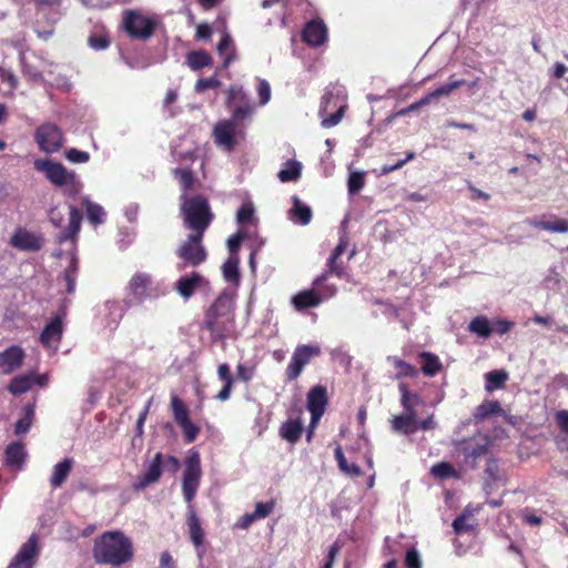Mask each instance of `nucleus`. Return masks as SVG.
Instances as JSON below:
<instances>
[{
	"mask_svg": "<svg viewBox=\"0 0 568 568\" xmlns=\"http://www.w3.org/2000/svg\"><path fill=\"white\" fill-rule=\"evenodd\" d=\"M241 133L242 130L227 120L217 122L213 130L214 141L216 145L223 148L229 152L235 149L237 144L236 135H240Z\"/></svg>",
	"mask_w": 568,
	"mask_h": 568,
	"instance_id": "4468645a",
	"label": "nucleus"
},
{
	"mask_svg": "<svg viewBox=\"0 0 568 568\" xmlns=\"http://www.w3.org/2000/svg\"><path fill=\"white\" fill-rule=\"evenodd\" d=\"M313 286L311 290H303L291 297V304L295 311L303 313L308 308L317 307L323 302V296Z\"/></svg>",
	"mask_w": 568,
	"mask_h": 568,
	"instance_id": "4be33fe9",
	"label": "nucleus"
},
{
	"mask_svg": "<svg viewBox=\"0 0 568 568\" xmlns=\"http://www.w3.org/2000/svg\"><path fill=\"white\" fill-rule=\"evenodd\" d=\"M89 45L94 50H105L110 47V39L105 34H92L88 39Z\"/></svg>",
	"mask_w": 568,
	"mask_h": 568,
	"instance_id": "864d4df0",
	"label": "nucleus"
},
{
	"mask_svg": "<svg viewBox=\"0 0 568 568\" xmlns=\"http://www.w3.org/2000/svg\"><path fill=\"white\" fill-rule=\"evenodd\" d=\"M255 374V367L254 366H247L245 364H237L236 366V376L240 381L244 383H248Z\"/></svg>",
	"mask_w": 568,
	"mask_h": 568,
	"instance_id": "13d9d810",
	"label": "nucleus"
},
{
	"mask_svg": "<svg viewBox=\"0 0 568 568\" xmlns=\"http://www.w3.org/2000/svg\"><path fill=\"white\" fill-rule=\"evenodd\" d=\"M207 281L199 272H192L189 275L181 276L175 283L174 288L184 298L189 300L195 291L205 286Z\"/></svg>",
	"mask_w": 568,
	"mask_h": 568,
	"instance_id": "aec40b11",
	"label": "nucleus"
},
{
	"mask_svg": "<svg viewBox=\"0 0 568 568\" xmlns=\"http://www.w3.org/2000/svg\"><path fill=\"white\" fill-rule=\"evenodd\" d=\"M274 507H275L274 500H270L267 503H257L255 506V510L253 511L254 517H256V519L266 518L267 516H270L272 514V511L274 510Z\"/></svg>",
	"mask_w": 568,
	"mask_h": 568,
	"instance_id": "5fc2aeb1",
	"label": "nucleus"
},
{
	"mask_svg": "<svg viewBox=\"0 0 568 568\" xmlns=\"http://www.w3.org/2000/svg\"><path fill=\"white\" fill-rule=\"evenodd\" d=\"M151 285V275L143 272L135 273L126 287L130 297L126 304L142 303L149 296Z\"/></svg>",
	"mask_w": 568,
	"mask_h": 568,
	"instance_id": "2eb2a0df",
	"label": "nucleus"
},
{
	"mask_svg": "<svg viewBox=\"0 0 568 568\" xmlns=\"http://www.w3.org/2000/svg\"><path fill=\"white\" fill-rule=\"evenodd\" d=\"M485 389L491 393L495 389L505 387V383L508 379V373L503 369H495L485 374Z\"/></svg>",
	"mask_w": 568,
	"mask_h": 568,
	"instance_id": "c9c22d12",
	"label": "nucleus"
},
{
	"mask_svg": "<svg viewBox=\"0 0 568 568\" xmlns=\"http://www.w3.org/2000/svg\"><path fill=\"white\" fill-rule=\"evenodd\" d=\"M347 103L345 98L332 91L326 92L321 101L318 115L322 118L321 125L331 129L337 125L344 118Z\"/></svg>",
	"mask_w": 568,
	"mask_h": 568,
	"instance_id": "6e6552de",
	"label": "nucleus"
},
{
	"mask_svg": "<svg viewBox=\"0 0 568 568\" xmlns=\"http://www.w3.org/2000/svg\"><path fill=\"white\" fill-rule=\"evenodd\" d=\"M180 200L184 227L191 233L204 235L215 217L209 200L201 194L191 196L182 194Z\"/></svg>",
	"mask_w": 568,
	"mask_h": 568,
	"instance_id": "20e7f679",
	"label": "nucleus"
},
{
	"mask_svg": "<svg viewBox=\"0 0 568 568\" xmlns=\"http://www.w3.org/2000/svg\"><path fill=\"white\" fill-rule=\"evenodd\" d=\"M468 329L484 338H488L493 333L491 325L485 316L474 317L468 325Z\"/></svg>",
	"mask_w": 568,
	"mask_h": 568,
	"instance_id": "a19ab883",
	"label": "nucleus"
},
{
	"mask_svg": "<svg viewBox=\"0 0 568 568\" xmlns=\"http://www.w3.org/2000/svg\"><path fill=\"white\" fill-rule=\"evenodd\" d=\"M170 406L174 422L183 432L185 443L195 442L201 428L190 419V412L184 402L179 396L172 395Z\"/></svg>",
	"mask_w": 568,
	"mask_h": 568,
	"instance_id": "9d476101",
	"label": "nucleus"
},
{
	"mask_svg": "<svg viewBox=\"0 0 568 568\" xmlns=\"http://www.w3.org/2000/svg\"><path fill=\"white\" fill-rule=\"evenodd\" d=\"M302 39L311 47H320L327 40V28L323 21L312 20L305 24Z\"/></svg>",
	"mask_w": 568,
	"mask_h": 568,
	"instance_id": "5701e85b",
	"label": "nucleus"
},
{
	"mask_svg": "<svg viewBox=\"0 0 568 568\" xmlns=\"http://www.w3.org/2000/svg\"><path fill=\"white\" fill-rule=\"evenodd\" d=\"M10 245L24 252H38L43 246V239L34 233L18 227L10 239Z\"/></svg>",
	"mask_w": 568,
	"mask_h": 568,
	"instance_id": "dca6fc26",
	"label": "nucleus"
},
{
	"mask_svg": "<svg viewBox=\"0 0 568 568\" xmlns=\"http://www.w3.org/2000/svg\"><path fill=\"white\" fill-rule=\"evenodd\" d=\"M163 466L164 455L162 453H156L145 474L138 477L135 483L132 485V488L134 490H143L150 485L158 483L161 478Z\"/></svg>",
	"mask_w": 568,
	"mask_h": 568,
	"instance_id": "f3484780",
	"label": "nucleus"
},
{
	"mask_svg": "<svg viewBox=\"0 0 568 568\" xmlns=\"http://www.w3.org/2000/svg\"><path fill=\"white\" fill-rule=\"evenodd\" d=\"M39 555V537L38 535L32 534L29 539L22 544L7 568H34Z\"/></svg>",
	"mask_w": 568,
	"mask_h": 568,
	"instance_id": "ddd939ff",
	"label": "nucleus"
},
{
	"mask_svg": "<svg viewBox=\"0 0 568 568\" xmlns=\"http://www.w3.org/2000/svg\"><path fill=\"white\" fill-rule=\"evenodd\" d=\"M83 205L85 206L87 217L93 225H99L104 222L105 212L100 204L85 199Z\"/></svg>",
	"mask_w": 568,
	"mask_h": 568,
	"instance_id": "79ce46f5",
	"label": "nucleus"
},
{
	"mask_svg": "<svg viewBox=\"0 0 568 568\" xmlns=\"http://www.w3.org/2000/svg\"><path fill=\"white\" fill-rule=\"evenodd\" d=\"M405 566L406 568H422V560L415 548L407 550L405 556Z\"/></svg>",
	"mask_w": 568,
	"mask_h": 568,
	"instance_id": "bf43d9fd",
	"label": "nucleus"
},
{
	"mask_svg": "<svg viewBox=\"0 0 568 568\" xmlns=\"http://www.w3.org/2000/svg\"><path fill=\"white\" fill-rule=\"evenodd\" d=\"M186 61L192 70H201L213 63L212 57L204 50L192 51L187 53Z\"/></svg>",
	"mask_w": 568,
	"mask_h": 568,
	"instance_id": "4c0bfd02",
	"label": "nucleus"
},
{
	"mask_svg": "<svg viewBox=\"0 0 568 568\" xmlns=\"http://www.w3.org/2000/svg\"><path fill=\"white\" fill-rule=\"evenodd\" d=\"M458 449L464 455L465 460L475 466L476 460L488 453V440L485 437L464 439L458 444Z\"/></svg>",
	"mask_w": 568,
	"mask_h": 568,
	"instance_id": "6ab92c4d",
	"label": "nucleus"
},
{
	"mask_svg": "<svg viewBox=\"0 0 568 568\" xmlns=\"http://www.w3.org/2000/svg\"><path fill=\"white\" fill-rule=\"evenodd\" d=\"M133 556V542L123 531H105L94 540L92 557L98 565L120 567Z\"/></svg>",
	"mask_w": 568,
	"mask_h": 568,
	"instance_id": "f03ea898",
	"label": "nucleus"
},
{
	"mask_svg": "<svg viewBox=\"0 0 568 568\" xmlns=\"http://www.w3.org/2000/svg\"><path fill=\"white\" fill-rule=\"evenodd\" d=\"M529 225L538 230H544L554 233L568 232V221L564 219H558L556 221H542L534 219L529 221Z\"/></svg>",
	"mask_w": 568,
	"mask_h": 568,
	"instance_id": "f704fd0d",
	"label": "nucleus"
},
{
	"mask_svg": "<svg viewBox=\"0 0 568 568\" xmlns=\"http://www.w3.org/2000/svg\"><path fill=\"white\" fill-rule=\"evenodd\" d=\"M240 258L237 255H230L222 266L223 277L226 282L239 284L240 282Z\"/></svg>",
	"mask_w": 568,
	"mask_h": 568,
	"instance_id": "e433bc0d",
	"label": "nucleus"
},
{
	"mask_svg": "<svg viewBox=\"0 0 568 568\" xmlns=\"http://www.w3.org/2000/svg\"><path fill=\"white\" fill-rule=\"evenodd\" d=\"M26 357L24 351L17 345H12L0 353V369L3 374H11L20 368Z\"/></svg>",
	"mask_w": 568,
	"mask_h": 568,
	"instance_id": "412c9836",
	"label": "nucleus"
},
{
	"mask_svg": "<svg viewBox=\"0 0 568 568\" xmlns=\"http://www.w3.org/2000/svg\"><path fill=\"white\" fill-rule=\"evenodd\" d=\"M388 361L392 362V364L396 371V378L399 379L403 377H410V378L417 377L418 369L414 365H412L396 356L388 357Z\"/></svg>",
	"mask_w": 568,
	"mask_h": 568,
	"instance_id": "ea45409f",
	"label": "nucleus"
},
{
	"mask_svg": "<svg viewBox=\"0 0 568 568\" xmlns=\"http://www.w3.org/2000/svg\"><path fill=\"white\" fill-rule=\"evenodd\" d=\"M430 474L434 475L435 477L445 479L455 476L456 470L452 464L447 462H440L435 464L430 468Z\"/></svg>",
	"mask_w": 568,
	"mask_h": 568,
	"instance_id": "a18cd8bd",
	"label": "nucleus"
},
{
	"mask_svg": "<svg viewBox=\"0 0 568 568\" xmlns=\"http://www.w3.org/2000/svg\"><path fill=\"white\" fill-rule=\"evenodd\" d=\"M416 156L415 152L410 151L406 154L405 159L398 160L394 164H385L379 170V175H387L396 170L402 169L407 162L414 160Z\"/></svg>",
	"mask_w": 568,
	"mask_h": 568,
	"instance_id": "de8ad7c7",
	"label": "nucleus"
},
{
	"mask_svg": "<svg viewBox=\"0 0 568 568\" xmlns=\"http://www.w3.org/2000/svg\"><path fill=\"white\" fill-rule=\"evenodd\" d=\"M328 405L327 388L324 385L313 386L306 395V407L311 414L310 427L315 428Z\"/></svg>",
	"mask_w": 568,
	"mask_h": 568,
	"instance_id": "f8f14e48",
	"label": "nucleus"
},
{
	"mask_svg": "<svg viewBox=\"0 0 568 568\" xmlns=\"http://www.w3.org/2000/svg\"><path fill=\"white\" fill-rule=\"evenodd\" d=\"M503 408L497 400H484L478 405L473 414L476 422H483L491 415H500Z\"/></svg>",
	"mask_w": 568,
	"mask_h": 568,
	"instance_id": "473e14b6",
	"label": "nucleus"
},
{
	"mask_svg": "<svg viewBox=\"0 0 568 568\" xmlns=\"http://www.w3.org/2000/svg\"><path fill=\"white\" fill-rule=\"evenodd\" d=\"M78 272V265L77 262H72L64 271L63 278L67 283V292L73 293L75 287V276Z\"/></svg>",
	"mask_w": 568,
	"mask_h": 568,
	"instance_id": "09e8293b",
	"label": "nucleus"
},
{
	"mask_svg": "<svg viewBox=\"0 0 568 568\" xmlns=\"http://www.w3.org/2000/svg\"><path fill=\"white\" fill-rule=\"evenodd\" d=\"M243 239H244V234L241 232H237L236 234L229 237L227 247H229L231 255H237V252L240 250Z\"/></svg>",
	"mask_w": 568,
	"mask_h": 568,
	"instance_id": "680f3d73",
	"label": "nucleus"
},
{
	"mask_svg": "<svg viewBox=\"0 0 568 568\" xmlns=\"http://www.w3.org/2000/svg\"><path fill=\"white\" fill-rule=\"evenodd\" d=\"M217 377L223 383L234 382L229 364L223 363L217 366Z\"/></svg>",
	"mask_w": 568,
	"mask_h": 568,
	"instance_id": "774afa93",
	"label": "nucleus"
},
{
	"mask_svg": "<svg viewBox=\"0 0 568 568\" xmlns=\"http://www.w3.org/2000/svg\"><path fill=\"white\" fill-rule=\"evenodd\" d=\"M417 414L402 413L389 419L390 430L395 434L409 436L416 433Z\"/></svg>",
	"mask_w": 568,
	"mask_h": 568,
	"instance_id": "b1692460",
	"label": "nucleus"
},
{
	"mask_svg": "<svg viewBox=\"0 0 568 568\" xmlns=\"http://www.w3.org/2000/svg\"><path fill=\"white\" fill-rule=\"evenodd\" d=\"M290 213L291 219L301 225H307L313 216L311 207L304 204L297 196H293V207Z\"/></svg>",
	"mask_w": 568,
	"mask_h": 568,
	"instance_id": "2f4dec72",
	"label": "nucleus"
},
{
	"mask_svg": "<svg viewBox=\"0 0 568 568\" xmlns=\"http://www.w3.org/2000/svg\"><path fill=\"white\" fill-rule=\"evenodd\" d=\"M555 420H556L559 429L562 433L568 434V410L567 409L558 410L555 414Z\"/></svg>",
	"mask_w": 568,
	"mask_h": 568,
	"instance_id": "338daca9",
	"label": "nucleus"
},
{
	"mask_svg": "<svg viewBox=\"0 0 568 568\" xmlns=\"http://www.w3.org/2000/svg\"><path fill=\"white\" fill-rule=\"evenodd\" d=\"M63 335V323L60 316H54L42 329L39 341L47 348L58 349Z\"/></svg>",
	"mask_w": 568,
	"mask_h": 568,
	"instance_id": "a211bd4d",
	"label": "nucleus"
},
{
	"mask_svg": "<svg viewBox=\"0 0 568 568\" xmlns=\"http://www.w3.org/2000/svg\"><path fill=\"white\" fill-rule=\"evenodd\" d=\"M65 158L72 163H87L90 160V154L72 148L65 152Z\"/></svg>",
	"mask_w": 568,
	"mask_h": 568,
	"instance_id": "6e6d98bb",
	"label": "nucleus"
},
{
	"mask_svg": "<svg viewBox=\"0 0 568 568\" xmlns=\"http://www.w3.org/2000/svg\"><path fill=\"white\" fill-rule=\"evenodd\" d=\"M467 189L470 191V200L471 201H489L490 200V194H488L487 192H484L479 189H477L470 181H467Z\"/></svg>",
	"mask_w": 568,
	"mask_h": 568,
	"instance_id": "e2e57ef3",
	"label": "nucleus"
},
{
	"mask_svg": "<svg viewBox=\"0 0 568 568\" xmlns=\"http://www.w3.org/2000/svg\"><path fill=\"white\" fill-rule=\"evenodd\" d=\"M122 23L124 31L134 40L150 39L159 26L158 19L132 9L123 12Z\"/></svg>",
	"mask_w": 568,
	"mask_h": 568,
	"instance_id": "0eeeda50",
	"label": "nucleus"
},
{
	"mask_svg": "<svg viewBox=\"0 0 568 568\" xmlns=\"http://www.w3.org/2000/svg\"><path fill=\"white\" fill-rule=\"evenodd\" d=\"M34 385V374L14 376L8 385V390L13 395L27 393Z\"/></svg>",
	"mask_w": 568,
	"mask_h": 568,
	"instance_id": "72a5a7b5",
	"label": "nucleus"
},
{
	"mask_svg": "<svg viewBox=\"0 0 568 568\" xmlns=\"http://www.w3.org/2000/svg\"><path fill=\"white\" fill-rule=\"evenodd\" d=\"M303 433V424L300 419H288L280 427V436L291 444L297 443Z\"/></svg>",
	"mask_w": 568,
	"mask_h": 568,
	"instance_id": "c756f323",
	"label": "nucleus"
},
{
	"mask_svg": "<svg viewBox=\"0 0 568 568\" xmlns=\"http://www.w3.org/2000/svg\"><path fill=\"white\" fill-rule=\"evenodd\" d=\"M0 80L9 84L11 89L18 87V79L12 71L0 67Z\"/></svg>",
	"mask_w": 568,
	"mask_h": 568,
	"instance_id": "69168bd1",
	"label": "nucleus"
},
{
	"mask_svg": "<svg viewBox=\"0 0 568 568\" xmlns=\"http://www.w3.org/2000/svg\"><path fill=\"white\" fill-rule=\"evenodd\" d=\"M320 355L321 348L317 345L302 344L296 346L285 369V381H296L311 361Z\"/></svg>",
	"mask_w": 568,
	"mask_h": 568,
	"instance_id": "1a4fd4ad",
	"label": "nucleus"
},
{
	"mask_svg": "<svg viewBox=\"0 0 568 568\" xmlns=\"http://www.w3.org/2000/svg\"><path fill=\"white\" fill-rule=\"evenodd\" d=\"M34 169L44 174V176L58 187H67L70 195H75L80 191V183L77 180V174L73 171H68L67 168L51 160L37 159L34 161Z\"/></svg>",
	"mask_w": 568,
	"mask_h": 568,
	"instance_id": "423d86ee",
	"label": "nucleus"
},
{
	"mask_svg": "<svg viewBox=\"0 0 568 568\" xmlns=\"http://www.w3.org/2000/svg\"><path fill=\"white\" fill-rule=\"evenodd\" d=\"M342 548V545H339L338 541H335L328 549L325 564L323 568H333V565L335 562V559Z\"/></svg>",
	"mask_w": 568,
	"mask_h": 568,
	"instance_id": "0e129e2a",
	"label": "nucleus"
},
{
	"mask_svg": "<svg viewBox=\"0 0 568 568\" xmlns=\"http://www.w3.org/2000/svg\"><path fill=\"white\" fill-rule=\"evenodd\" d=\"M81 222H82V213L79 209H77L75 206L71 205L70 206V217H69V224L68 226L61 232V235H60V242H64V241H73L78 233L80 232V227H81Z\"/></svg>",
	"mask_w": 568,
	"mask_h": 568,
	"instance_id": "bb28decb",
	"label": "nucleus"
},
{
	"mask_svg": "<svg viewBox=\"0 0 568 568\" xmlns=\"http://www.w3.org/2000/svg\"><path fill=\"white\" fill-rule=\"evenodd\" d=\"M221 85V81L215 77L210 78H201L195 83V91L196 92H204L209 89H215Z\"/></svg>",
	"mask_w": 568,
	"mask_h": 568,
	"instance_id": "603ef678",
	"label": "nucleus"
},
{
	"mask_svg": "<svg viewBox=\"0 0 568 568\" xmlns=\"http://www.w3.org/2000/svg\"><path fill=\"white\" fill-rule=\"evenodd\" d=\"M254 216V207L250 203H244L241 205L236 213V220L240 224H247L253 220Z\"/></svg>",
	"mask_w": 568,
	"mask_h": 568,
	"instance_id": "3c124183",
	"label": "nucleus"
},
{
	"mask_svg": "<svg viewBox=\"0 0 568 568\" xmlns=\"http://www.w3.org/2000/svg\"><path fill=\"white\" fill-rule=\"evenodd\" d=\"M174 175L179 180V183L183 190V194L187 195L195 183L193 172L190 169H175Z\"/></svg>",
	"mask_w": 568,
	"mask_h": 568,
	"instance_id": "37998d69",
	"label": "nucleus"
},
{
	"mask_svg": "<svg viewBox=\"0 0 568 568\" xmlns=\"http://www.w3.org/2000/svg\"><path fill=\"white\" fill-rule=\"evenodd\" d=\"M420 362V371L425 376L433 377L443 369V364L439 357L430 352H422L418 355Z\"/></svg>",
	"mask_w": 568,
	"mask_h": 568,
	"instance_id": "cd10ccee",
	"label": "nucleus"
},
{
	"mask_svg": "<svg viewBox=\"0 0 568 568\" xmlns=\"http://www.w3.org/2000/svg\"><path fill=\"white\" fill-rule=\"evenodd\" d=\"M399 392L404 413L417 414L416 407L422 404V397L417 393L410 392L404 383L399 384Z\"/></svg>",
	"mask_w": 568,
	"mask_h": 568,
	"instance_id": "7c9ffc66",
	"label": "nucleus"
},
{
	"mask_svg": "<svg viewBox=\"0 0 568 568\" xmlns=\"http://www.w3.org/2000/svg\"><path fill=\"white\" fill-rule=\"evenodd\" d=\"M204 235L190 233L175 250L179 258L176 268L184 271L186 268H196L206 262L209 252L203 244Z\"/></svg>",
	"mask_w": 568,
	"mask_h": 568,
	"instance_id": "39448f33",
	"label": "nucleus"
},
{
	"mask_svg": "<svg viewBox=\"0 0 568 568\" xmlns=\"http://www.w3.org/2000/svg\"><path fill=\"white\" fill-rule=\"evenodd\" d=\"M332 275L342 278L345 275V265L341 258L329 256L326 262V270L313 281V286L321 287Z\"/></svg>",
	"mask_w": 568,
	"mask_h": 568,
	"instance_id": "a878e982",
	"label": "nucleus"
},
{
	"mask_svg": "<svg viewBox=\"0 0 568 568\" xmlns=\"http://www.w3.org/2000/svg\"><path fill=\"white\" fill-rule=\"evenodd\" d=\"M203 471L201 466L200 453L191 449L184 460V470L182 476V494L187 504L186 525L190 540L193 544L200 558L204 556V530L201 520L196 514L193 500L200 487Z\"/></svg>",
	"mask_w": 568,
	"mask_h": 568,
	"instance_id": "f257e3e1",
	"label": "nucleus"
},
{
	"mask_svg": "<svg viewBox=\"0 0 568 568\" xmlns=\"http://www.w3.org/2000/svg\"><path fill=\"white\" fill-rule=\"evenodd\" d=\"M464 83V80L450 81L432 91V97H436V99H438L439 97L443 95H449L454 90L460 88Z\"/></svg>",
	"mask_w": 568,
	"mask_h": 568,
	"instance_id": "8fccbe9b",
	"label": "nucleus"
},
{
	"mask_svg": "<svg viewBox=\"0 0 568 568\" xmlns=\"http://www.w3.org/2000/svg\"><path fill=\"white\" fill-rule=\"evenodd\" d=\"M4 456L7 466L20 469L26 460V452L23 444L19 442L11 443L6 448Z\"/></svg>",
	"mask_w": 568,
	"mask_h": 568,
	"instance_id": "c85d7f7f",
	"label": "nucleus"
},
{
	"mask_svg": "<svg viewBox=\"0 0 568 568\" xmlns=\"http://www.w3.org/2000/svg\"><path fill=\"white\" fill-rule=\"evenodd\" d=\"M235 303L232 294L223 291L205 311L203 327L206 328L213 342L226 338L235 323Z\"/></svg>",
	"mask_w": 568,
	"mask_h": 568,
	"instance_id": "7ed1b4c3",
	"label": "nucleus"
},
{
	"mask_svg": "<svg viewBox=\"0 0 568 568\" xmlns=\"http://www.w3.org/2000/svg\"><path fill=\"white\" fill-rule=\"evenodd\" d=\"M302 164L292 160L285 163V168L277 173L281 182H295L301 178Z\"/></svg>",
	"mask_w": 568,
	"mask_h": 568,
	"instance_id": "58836bf2",
	"label": "nucleus"
},
{
	"mask_svg": "<svg viewBox=\"0 0 568 568\" xmlns=\"http://www.w3.org/2000/svg\"><path fill=\"white\" fill-rule=\"evenodd\" d=\"M257 94L261 104H266L271 99V85L266 80H260L257 84Z\"/></svg>",
	"mask_w": 568,
	"mask_h": 568,
	"instance_id": "052dcab7",
	"label": "nucleus"
},
{
	"mask_svg": "<svg viewBox=\"0 0 568 568\" xmlns=\"http://www.w3.org/2000/svg\"><path fill=\"white\" fill-rule=\"evenodd\" d=\"M453 528H454V531L457 535H459L463 532L471 531L474 529V526L471 524H468L466 515L462 514L460 516H458L454 519Z\"/></svg>",
	"mask_w": 568,
	"mask_h": 568,
	"instance_id": "4d7b16f0",
	"label": "nucleus"
},
{
	"mask_svg": "<svg viewBox=\"0 0 568 568\" xmlns=\"http://www.w3.org/2000/svg\"><path fill=\"white\" fill-rule=\"evenodd\" d=\"M73 464L74 462L72 458H64L54 465L50 477V486L53 489L60 488L67 481L72 471Z\"/></svg>",
	"mask_w": 568,
	"mask_h": 568,
	"instance_id": "393cba45",
	"label": "nucleus"
},
{
	"mask_svg": "<svg viewBox=\"0 0 568 568\" xmlns=\"http://www.w3.org/2000/svg\"><path fill=\"white\" fill-rule=\"evenodd\" d=\"M252 112H253L252 105H250L247 103L239 105L233 110L232 116L227 121L232 122L233 124H235V126L241 129V123L245 119H247L252 114Z\"/></svg>",
	"mask_w": 568,
	"mask_h": 568,
	"instance_id": "c03bdc74",
	"label": "nucleus"
},
{
	"mask_svg": "<svg viewBox=\"0 0 568 568\" xmlns=\"http://www.w3.org/2000/svg\"><path fill=\"white\" fill-rule=\"evenodd\" d=\"M365 184V176L362 172H352L348 176V192L351 194L358 193Z\"/></svg>",
	"mask_w": 568,
	"mask_h": 568,
	"instance_id": "49530a36",
	"label": "nucleus"
},
{
	"mask_svg": "<svg viewBox=\"0 0 568 568\" xmlns=\"http://www.w3.org/2000/svg\"><path fill=\"white\" fill-rule=\"evenodd\" d=\"M34 139L39 149L45 153L60 151L64 142L62 130L51 122L41 124L36 130Z\"/></svg>",
	"mask_w": 568,
	"mask_h": 568,
	"instance_id": "9b49d317",
	"label": "nucleus"
}]
</instances>
